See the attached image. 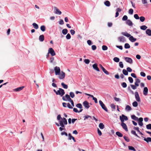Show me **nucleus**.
I'll list each match as a JSON object with an SVG mask.
<instances>
[{"instance_id":"f257e3e1","label":"nucleus","mask_w":151,"mask_h":151,"mask_svg":"<svg viewBox=\"0 0 151 151\" xmlns=\"http://www.w3.org/2000/svg\"><path fill=\"white\" fill-rule=\"evenodd\" d=\"M60 125L63 127H64V125L67 124V121L65 118H61V120L59 121Z\"/></svg>"},{"instance_id":"f03ea898","label":"nucleus","mask_w":151,"mask_h":151,"mask_svg":"<svg viewBox=\"0 0 151 151\" xmlns=\"http://www.w3.org/2000/svg\"><path fill=\"white\" fill-rule=\"evenodd\" d=\"M65 93V92L64 90L61 88H58V90L57 91L56 94L62 96Z\"/></svg>"},{"instance_id":"7ed1b4c3","label":"nucleus","mask_w":151,"mask_h":151,"mask_svg":"<svg viewBox=\"0 0 151 151\" xmlns=\"http://www.w3.org/2000/svg\"><path fill=\"white\" fill-rule=\"evenodd\" d=\"M99 102L102 109L104 110L105 111L107 112L108 111V110L106 107V106L103 103L102 101L101 100H99Z\"/></svg>"},{"instance_id":"20e7f679","label":"nucleus","mask_w":151,"mask_h":151,"mask_svg":"<svg viewBox=\"0 0 151 151\" xmlns=\"http://www.w3.org/2000/svg\"><path fill=\"white\" fill-rule=\"evenodd\" d=\"M62 99L63 100L66 101H69L71 99L70 96L68 94H66L65 96H63L62 97Z\"/></svg>"},{"instance_id":"39448f33","label":"nucleus","mask_w":151,"mask_h":151,"mask_svg":"<svg viewBox=\"0 0 151 151\" xmlns=\"http://www.w3.org/2000/svg\"><path fill=\"white\" fill-rule=\"evenodd\" d=\"M55 74L56 75H60V70L59 67L56 66L54 68Z\"/></svg>"},{"instance_id":"423d86ee","label":"nucleus","mask_w":151,"mask_h":151,"mask_svg":"<svg viewBox=\"0 0 151 151\" xmlns=\"http://www.w3.org/2000/svg\"><path fill=\"white\" fill-rule=\"evenodd\" d=\"M48 54H50L52 56L55 55L56 53L54 50L52 48H50L48 50Z\"/></svg>"},{"instance_id":"0eeeda50","label":"nucleus","mask_w":151,"mask_h":151,"mask_svg":"<svg viewBox=\"0 0 151 151\" xmlns=\"http://www.w3.org/2000/svg\"><path fill=\"white\" fill-rule=\"evenodd\" d=\"M121 125L123 129H124L126 131H128V128L127 125L124 122L123 120H121Z\"/></svg>"},{"instance_id":"6e6552de","label":"nucleus","mask_w":151,"mask_h":151,"mask_svg":"<svg viewBox=\"0 0 151 151\" xmlns=\"http://www.w3.org/2000/svg\"><path fill=\"white\" fill-rule=\"evenodd\" d=\"M119 117L121 121V120H123V122H124V120L127 121L128 119L127 116L124 114H122L121 116H120Z\"/></svg>"},{"instance_id":"1a4fd4ad","label":"nucleus","mask_w":151,"mask_h":151,"mask_svg":"<svg viewBox=\"0 0 151 151\" xmlns=\"http://www.w3.org/2000/svg\"><path fill=\"white\" fill-rule=\"evenodd\" d=\"M135 97L137 101H140V99L138 92H136L135 93Z\"/></svg>"},{"instance_id":"9d476101","label":"nucleus","mask_w":151,"mask_h":151,"mask_svg":"<svg viewBox=\"0 0 151 151\" xmlns=\"http://www.w3.org/2000/svg\"><path fill=\"white\" fill-rule=\"evenodd\" d=\"M99 66L102 69V71H103V72L105 73L106 74L108 75L109 74V72L105 69V68L102 66V65H101L99 64Z\"/></svg>"},{"instance_id":"9b49d317","label":"nucleus","mask_w":151,"mask_h":151,"mask_svg":"<svg viewBox=\"0 0 151 151\" xmlns=\"http://www.w3.org/2000/svg\"><path fill=\"white\" fill-rule=\"evenodd\" d=\"M59 76V78L60 79H63L65 78V73L63 71H61V73Z\"/></svg>"},{"instance_id":"f8f14e48","label":"nucleus","mask_w":151,"mask_h":151,"mask_svg":"<svg viewBox=\"0 0 151 151\" xmlns=\"http://www.w3.org/2000/svg\"><path fill=\"white\" fill-rule=\"evenodd\" d=\"M83 106L87 109H88L90 107V106L89 105V103L87 101H85L83 103Z\"/></svg>"},{"instance_id":"ddd939ff","label":"nucleus","mask_w":151,"mask_h":151,"mask_svg":"<svg viewBox=\"0 0 151 151\" xmlns=\"http://www.w3.org/2000/svg\"><path fill=\"white\" fill-rule=\"evenodd\" d=\"M54 9L55 10V14H58L59 15H60L61 14V12L56 7H54Z\"/></svg>"},{"instance_id":"4468645a","label":"nucleus","mask_w":151,"mask_h":151,"mask_svg":"<svg viewBox=\"0 0 151 151\" xmlns=\"http://www.w3.org/2000/svg\"><path fill=\"white\" fill-rule=\"evenodd\" d=\"M118 39L121 42H124L126 41L125 37L123 36H120L118 37Z\"/></svg>"},{"instance_id":"2eb2a0df","label":"nucleus","mask_w":151,"mask_h":151,"mask_svg":"<svg viewBox=\"0 0 151 151\" xmlns=\"http://www.w3.org/2000/svg\"><path fill=\"white\" fill-rule=\"evenodd\" d=\"M125 59L126 61L128 63H129L130 64H132V63L133 60L131 58L128 57H126Z\"/></svg>"},{"instance_id":"dca6fc26","label":"nucleus","mask_w":151,"mask_h":151,"mask_svg":"<svg viewBox=\"0 0 151 151\" xmlns=\"http://www.w3.org/2000/svg\"><path fill=\"white\" fill-rule=\"evenodd\" d=\"M148 92V89L147 87H145L144 88L143 91V94L145 96H147V95Z\"/></svg>"},{"instance_id":"f3484780","label":"nucleus","mask_w":151,"mask_h":151,"mask_svg":"<svg viewBox=\"0 0 151 151\" xmlns=\"http://www.w3.org/2000/svg\"><path fill=\"white\" fill-rule=\"evenodd\" d=\"M93 67L94 69L98 71H99L100 70L99 69L98 67L97 64L96 63H95L93 65Z\"/></svg>"},{"instance_id":"a211bd4d","label":"nucleus","mask_w":151,"mask_h":151,"mask_svg":"<svg viewBox=\"0 0 151 151\" xmlns=\"http://www.w3.org/2000/svg\"><path fill=\"white\" fill-rule=\"evenodd\" d=\"M140 80L139 79H136L134 83L135 85L137 87L138 86H139V83H140Z\"/></svg>"},{"instance_id":"6ab92c4d","label":"nucleus","mask_w":151,"mask_h":151,"mask_svg":"<svg viewBox=\"0 0 151 151\" xmlns=\"http://www.w3.org/2000/svg\"><path fill=\"white\" fill-rule=\"evenodd\" d=\"M44 36L43 35H40L39 37V39L40 42H43L44 40Z\"/></svg>"},{"instance_id":"aec40b11","label":"nucleus","mask_w":151,"mask_h":151,"mask_svg":"<svg viewBox=\"0 0 151 151\" xmlns=\"http://www.w3.org/2000/svg\"><path fill=\"white\" fill-rule=\"evenodd\" d=\"M127 24L129 26H132L133 24V23L129 19L127 20L126 22Z\"/></svg>"},{"instance_id":"412c9836","label":"nucleus","mask_w":151,"mask_h":151,"mask_svg":"<svg viewBox=\"0 0 151 151\" xmlns=\"http://www.w3.org/2000/svg\"><path fill=\"white\" fill-rule=\"evenodd\" d=\"M24 87L23 86L14 89V91H19L22 90Z\"/></svg>"},{"instance_id":"4be33fe9","label":"nucleus","mask_w":151,"mask_h":151,"mask_svg":"<svg viewBox=\"0 0 151 151\" xmlns=\"http://www.w3.org/2000/svg\"><path fill=\"white\" fill-rule=\"evenodd\" d=\"M129 40L132 42H135L136 40V39L134 38L132 36H130L129 37Z\"/></svg>"},{"instance_id":"5701e85b","label":"nucleus","mask_w":151,"mask_h":151,"mask_svg":"<svg viewBox=\"0 0 151 151\" xmlns=\"http://www.w3.org/2000/svg\"><path fill=\"white\" fill-rule=\"evenodd\" d=\"M146 33L149 36H151V30L149 29H146Z\"/></svg>"},{"instance_id":"b1692460","label":"nucleus","mask_w":151,"mask_h":151,"mask_svg":"<svg viewBox=\"0 0 151 151\" xmlns=\"http://www.w3.org/2000/svg\"><path fill=\"white\" fill-rule=\"evenodd\" d=\"M142 137L144 138V140L147 142H151V138L150 137H147V138L144 137L142 136Z\"/></svg>"},{"instance_id":"393cba45","label":"nucleus","mask_w":151,"mask_h":151,"mask_svg":"<svg viewBox=\"0 0 151 151\" xmlns=\"http://www.w3.org/2000/svg\"><path fill=\"white\" fill-rule=\"evenodd\" d=\"M122 35L125 36H126L127 37H129L131 36V35L129 34H128L127 32H122Z\"/></svg>"},{"instance_id":"a878e982","label":"nucleus","mask_w":151,"mask_h":151,"mask_svg":"<svg viewBox=\"0 0 151 151\" xmlns=\"http://www.w3.org/2000/svg\"><path fill=\"white\" fill-rule=\"evenodd\" d=\"M132 110L131 107L128 105L126 106L125 108V110L127 111H129Z\"/></svg>"},{"instance_id":"bb28decb","label":"nucleus","mask_w":151,"mask_h":151,"mask_svg":"<svg viewBox=\"0 0 151 151\" xmlns=\"http://www.w3.org/2000/svg\"><path fill=\"white\" fill-rule=\"evenodd\" d=\"M99 127L101 129H103L105 127L104 125L101 123L99 124Z\"/></svg>"},{"instance_id":"cd10ccee","label":"nucleus","mask_w":151,"mask_h":151,"mask_svg":"<svg viewBox=\"0 0 151 151\" xmlns=\"http://www.w3.org/2000/svg\"><path fill=\"white\" fill-rule=\"evenodd\" d=\"M61 86H63V87L65 89H67L68 88V86L67 85L63 83H61Z\"/></svg>"},{"instance_id":"c85d7f7f","label":"nucleus","mask_w":151,"mask_h":151,"mask_svg":"<svg viewBox=\"0 0 151 151\" xmlns=\"http://www.w3.org/2000/svg\"><path fill=\"white\" fill-rule=\"evenodd\" d=\"M116 134L119 137H122L123 136L122 134L119 132H116Z\"/></svg>"},{"instance_id":"c756f323","label":"nucleus","mask_w":151,"mask_h":151,"mask_svg":"<svg viewBox=\"0 0 151 151\" xmlns=\"http://www.w3.org/2000/svg\"><path fill=\"white\" fill-rule=\"evenodd\" d=\"M131 118L132 119H134L135 121H137L138 120V117H136L134 115H132L131 116Z\"/></svg>"},{"instance_id":"7c9ffc66","label":"nucleus","mask_w":151,"mask_h":151,"mask_svg":"<svg viewBox=\"0 0 151 151\" xmlns=\"http://www.w3.org/2000/svg\"><path fill=\"white\" fill-rule=\"evenodd\" d=\"M32 25L35 29H37L39 27L38 25L35 23H33L32 24Z\"/></svg>"},{"instance_id":"2f4dec72","label":"nucleus","mask_w":151,"mask_h":151,"mask_svg":"<svg viewBox=\"0 0 151 151\" xmlns=\"http://www.w3.org/2000/svg\"><path fill=\"white\" fill-rule=\"evenodd\" d=\"M68 32V30L66 29H64L62 30V33L63 34L65 35Z\"/></svg>"},{"instance_id":"473e14b6","label":"nucleus","mask_w":151,"mask_h":151,"mask_svg":"<svg viewBox=\"0 0 151 151\" xmlns=\"http://www.w3.org/2000/svg\"><path fill=\"white\" fill-rule=\"evenodd\" d=\"M122 73L124 74L125 76H127L128 75V73L127 70H126L125 69H124L122 70Z\"/></svg>"},{"instance_id":"72a5a7b5","label":"nucleus","mask_w":151,"mask_h":151,"mask_svg":"<svg viewBox=\"0 0 151 151\" xmlns=\"http://www.w3.org/2000/svg\"><path fill=\"white\" fill-rule=\"evenodd\" d=\"M104 4L107 6H109L110 5V3L108 1H106L105 2Z\"/></svg>"},{"instance_id":"f704fd0d","label":"nucleus","mask_w":151,"mask_h":151,"mask_svg":"<svg viewBox=\"0 0 151 151\" xmlns=\"http://www.w3.org/2000/svg\"><path fill=\"white\" fill-rule=\"evenodd\" d=\"M130 45L128 43H126L124 45V48L126 49H128L130 48Z\"/></svg>"},{"instance_id":"c9c22d12","label":"nucleus","mask_w":151,"mask_h":151,"mask_svg":"<svg viewBox=\"0 0 151 151\" xmlns=\"http://www.w3.org/2000/svg\"><path fill=\"white\" fill-rule=\"evenodd\" d=\"M147 27L145 25H142L140 27V29L143 30H145Z\"/></svg>"},{"instance_id":"e433bc0d","label":"nucleus","mask_w":151,"mask_h":151,"mask_svg":"<svg viewBox=\"0 0 151 151\" xmlns=\"http://www.w3.org/2000/svg\"><path fill=\"white\" fill-rule=\"evenodd\" d=\"M128 147L129 149V150H133V151H136V150L132 146H128Z\"/></svg>"},{"instance_id":"4c0bfd02","label":"nucleus","mask_w":151,"mask_h":151,"mask_svg":"<svg viewBox=\"0 0 151 151\" xmlns=\"http://www.w3.org/2000/svg\"><path fill=\"white\" fill-rule=\"evenodd\" d=\"M131 132L132 134H133L135 136L139 138V137L136 133V132L135 131L132 130L131 131Z\"/></svg>"},{"instance_id":"58836bf2","label":"nucleus","mask_w":151,"mask_h":151,"mask_svg":"<svg viewBox=\"0 0 151 151\" xmlns=\"http://www.w3.org/2000/svg\"><path fill=\"white\" fill-rule=\"evenodd\" d=\"M40 29L42 31L44 32L45 30V27L44 25L41 26L40 27Z\"/></svg>"},{"instance_id":"ea45409f","label":"nucleus","mask_w":151,"mask_h":151,"mask_svg":"<svg viewBox=\"0 0 151 151\" xmlns=\"http://www.w3.org/2000/svg\"><path fill=\"white\" fill-rule=\"evenodd\" d=\"M76 106L78 108L81 109L82 108V105L80 103H78L76 104Z\"/></svg>"},{"instance_id":"a19ab883","label":"nucleus","mask_w":151,"mask_h":151,"mask_svg":"<svg viewBox=\"0 0 151 151\" xmlns=\"http://www.w3.org/2000/svg\"><path fill=\"white\" fill-rule=\"evenodd\" d=\"M138 103L136 101H135L132 103V105L134 107H137L138 106Z\"/></svg>"},{"instance_id":"79ce46f5","label":"nucleus","mask_w":151,"mask_h":151,"mask_svg":"<svg viewBox=\"0 0 151 151\" xmlns=\"http://www.w3.org/2000/svg\"><path fill=\"white\" fill-rule=\"evenodd\" d=\"M116 62H118L119 61V59L117 57H115L113 59Z\"/></svg>"},{"instance_id":"37998d69","label":"nucleus","mask_w":151,"mask_h":151,"mask_svg":"<svg viewBox=\"0 0 151 151\" xmlns=\"http://www.w3.org/2000/svg\"><path fill=\"white\" fill-rule=\"evenodd\" d=\"M69 94H70V96L72 98H73L75 96L74 93L73 92H70L69 93Z\"/></svg>"},{"instance_id":"c03bdc74","label":"nucleus","mask_w":151,"mask_h":151,"mask_svg":"<svg viewBox=\"0 0 151 151\" xmlns=\"http://www.w3.org/2000/svg\"><path fill=\"white\" fill-rule=\"evenodd\" d=\"M108 49V47L106 45H104L102 46V49L103 50H106Z\"/></svg>"},{"instance_id":"a18cd8bd","label":"nucleus","mask_w":151,"mask_h":151,"mask_svg":"<svg viewBox=\"0 0 151 151\" xmlns=\"http://www.w3.org/2000/svg\"><path fill=\"white\" fill-rule=\"evenodd\" d=\"M124 139L127 142H129L130 141L129 139L128 138V137L126 136H124Z\"/></svg>"},{"instance_id":"49530a36","label":"nucleus","mask_w":151,"mask_h":151,"mask_svg":"<svg viewBox=\"0 0 151 151\" xmlns=\"http://www.w3.org/2000/svg\"><path fill=\"white\" fill-rule=\"evenodd\" d=\"M139 19H140V21L142 22H144L145 19V18L143 16L141 17Z\"/></svg>"},{"instance_id":"de8ad7c7","label":"nucleus","mask_w":151,"mask_h":151,"mask_svg":"<svg viewBox=\"0 0 151 151\" xmlns=\"http://www.w3.org/2000/svg\"><path fill=\"white\" fill-rule=\"evenodd\" d=\"M127 19L128 17L126 15H124L122 18V20L123 21H127Z\"/></svg>"},{"instance_id":"09e8293b","label":"nucleus","mask_w":151,"mask_h":151,"mask_svg":"<svg viewBox=\"0 0 151 151\" xmlns=\"http://www.w3.org/2000/svg\"><path fill=\"white\" fill-rule=\"evenodd\" d=\"M128 80L130 83H132L133 82V80L132 77H129Z\"/></svg>"},{"instance_id":"8fccbe9b","label":"nucleus","mask_w":151,"mask_h":151,"mask_svg":"<svg viewBox=\"0 0 151 151\" xmlns=\"http://www.w3.org/2000/svg\"><path fill=\"white\" fill-rule=\"evenodd\" d=\"M122 86L124 88H126L127 86V84L125 82H123L121 84Z\"/></svg>"},{"instance_id":"3c124183","label":"nucleus","mask_w":151,"mask_h":151,"mask_svg":"<svg viewBox=\"0 0 151 151\" xmlns=\"http://www.w3.org/2000/svg\"><path fill=\"white\" fill-rule=\"evenodd\" d=\"M84 62L86 64H88L90 62V60L89 59H85L84 60Z\"/></svg>"},{"instance_id":"603ef678","label":"nucleus","mask_w":151,"mask_h":151,"mask_svg":"<svg viewBox=\"0 0 151 151\" xmlns=\"http://www.w3.org/2000/svg\"><path fill=\"white\" fill-rule=\"evenodd\" d=\"M54 60V58L53 57H51L50 58V62L51 63H53V61Z\"/></svg>"},{"instance_id":"864d4df0","label":"nucleus","mask_w":151,"mask_h":151,"mask_svg":"<svg viewBox=\"0 0 151 151\" xmlns=\"http://www.w3.org/2000/svg\"><path fill=\"white\" fill-rule=\"evenodd\" d=\"M146 128L147 129H151V124H150L146 125Z\"/></svg>"},{"instance_id":"5fc2aeb1","label":"nucleus","mask_w":151,"mask_h":151,"mask_svg":"<svg viewBox=\"0 0 151 151\" xmlns=\"http://www.w3.org/2000/svg\"><path fill=\"white\" fill-rule=\"evenodd\" d=\"M66 37L67 39L69 40L71 38V36L70 34L68 33L66 36Z\"/></svg>"},{"instance_id":"6e6d98bb","label":"nucleus","mask_w":151,"mask_h":151,"mask_svg":"<svg viewBox=\"0 0 151 151\" xmlns=\"http://www.w3.org/2000/svg\"><path fill=\"white\" fill-rule=\"evenodd\" d=\"M133 12V10L132 9H130L129 10V13L131 14H132Z\"/></svg>"},{"instance_id":"4d7b16f0","label":"nucleus","mask_w":151,"mask_h":151,"mask_svg":"<svg viewBox=\"0 0 151 151\" xmlns=\"http://www.w3.org/2000/svg\"><path fill=\"white\" fill-rule=\"evenodd\" d=\"M130 86L133 89L135 90L136 89L137 86H136L135 85L131 84L130 85Z\"/></svg>"},{"instance_id":"13d9d810","label":"nucleus","mask_w":151,"mask_h":151,"mask_svg":"<svg viewBox=\"0 0 151 151\" xmlns=\"http://www.w3.org/2000/svg\"><path fill=\"white\" fill-rule=\"evenodd\" d=\"M84 117V120H85L86 119H87L88 118H91V116L88 115H86V116H85Z\"/></svg>"},{"instance_id":"bf43d9fd","label":"nucleus","mask_w":151,"mask_h":151,"mask_svg":"<svg viewBox=\"0 0 151 151\" xmlns=\"http://www.w3.org/2000/svg\"><path fill=\"white\" fill-rule=\"evenodd\" d=\"M134 18L137 19H139V17L138 16V15L137 14H135L134 15Z\"/></svg>"},{"instance_id":"052dcab7","label":"nucleus","mask_w":151,"mask_h":151,"mask_svg":"<svg viewBox=\"0 0 151 151\" xmlns=\"http://www.w3.org/2000/svg\"><path fill=\"white\" fill-rule=\"evenodd\" d=\"M97 132L99 136H100L102 135V133L101 131L99 129V128H97Z\"/></svg>"},{"instance_id":"680f3d73","label":"nucleus","mask_w":151,"mask_h":151,"mask_svg":"<svg viewBox=\"0 0 151 151\" xmlns=\"http://www.w3.org/2000/svg\"><path fill=\"white\" fill-rule=\"evenodd\" d=\"M68 136L69 137V138H68V139L69 140H71V139H72V137H73L71 135V134H70V133L68 134Z\"/></svg>"},{"instance_id":"e2e57ef3","label":"nucleus","mask_w":151,"mask_h":151,"mask_svg":"<svg viewBox=\"0 0 151 151\" xmlns=\"http://www.w3.org/2000/svg\"><path fill=\"white\" fill-rule=\"evenodd\" d=\"M70 32L72 35H73L75 34V32L73 29H71L70 30Z\"/></svg>"},{"instance_id":"0e129e2a","label":"nucleus","mask_w":151,"mask_h":151,"mask_svg":"<svg viewBox=\"0 0 151 151\" xmlns=\"http://www.w3.org/2000/svg\"><path fill=\"white\" fill-rule=\"evenodd\" d=\"M127 72H131L132 71V69L130 68V67H128L127 68Z\"/></svg>"},{"instance_id":"69168bd1","label":"nucleus","mask_w":151,"mask_h":151,"mask_svg":"<svg viewBox=\"0 0 151 151\" xmlns=\"http://www.w3.org/2000/svg\"><path fill=\"white\" fill-rule=\"evenodd\" d=\"M119 66L121 68H123V67H124V66H123V63L122 62H120L119 63Z\"/></svg>"},{"instance_id":"338daca9","label":"nucleus","mask_w":151,"mask_h":151,"mask_svg":"<svg viewBox=\"0 0 151 151\" xmlns=\"http://www.w3.org/2000/svg\"><path fill=\"white\" fill-rule=\"evenodd\" d=\"M61 134L62 135H65L66 136H68V134L67 133L65 132H62L61 133Z\"/></svg>"},{"instance_id":"774afa93","label":"nucleus","mask_w":151,"mask_h":151,"mask_svg":"<svg viewBox=\"0 0 151 151\" xmlns=\"http://www.w3.org/2000/svg\"><path fill=\"white\" fill-rule=\"evenodd\" d=\"M140 74L141 76H143L144 77H145L146 76V74L145 73L143 72H141Z\"/></svg>"}]
</instances>
